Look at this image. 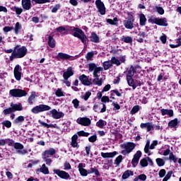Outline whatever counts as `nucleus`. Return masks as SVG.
I'll use <instances>...</instances> for the list:
<instances>
[{
	"label": "nucleus",
	"mask_w": 181,
	"mask_h": 181,
	"mask_svg": "<svg viewBox=\"0 0 181 181\" xmlns=\"http://www.w3.org/2000/svg\"><path fill=\"white\" fill-rule=\"evenodd\" d=\"M88 175H91V173H94L96 176H100V172L98 171V170L95 167L90 168L88 170Z\"/></svg>",
	"instance_id": "e433bc0d"
},
{
	"label": "nucleus",
	"mask_w": 181,
	"mask_h": 181,
	"mask_svg": "<svg viewBox=\"0 0 181 181\" xmlns=\"http://www.w3.org/2000/svg\"><path fill=\"white\" fill-rule=\"evenodd\" d=\"M35 98H36V93H32L30 96L28 98V103L30 105L33 104V101H35Z\"/></svg>",
	"instance_id": "09e8293b"
},
{
	"label": "nucleus",
	"mask_w": 181,
	"mask_h": 181,
	"mask_svg": "<svg viewBox=\"0 0 181 181\" xmlns=\"http://www.w3.org/2000/svg\"><path fill=\"white\" fill-rule=\"evenodd\" d=\"M70 30L72 35L75 37H78V39H80L82 43H83L84 45L87 43V36L86 35V34H84V32H83L81 29L78 28L72 27L71 28Z\"/></svg>",
	"instance_id": "7ed1b4c3"
},
{
	"label": "nucleus",
	"mask_w": 181,
	"mask_h": 181,
	"mask_svg": "<svg viewBox=\"0 0 181 181\" xmlns=\"http://www.w3.org/2000/svg\"><path fill=\"white\" fill-rule=\"evenodd\" d=\"M12 97H25V95H28V93L26 91L22 90V89H12L9 91Z\"/></svg>",
	"instance_id": "423d86ee"
},
{
	"label": "nucleus",
	"mask_w": 181,
	"mask_h": 181,
	"mask_svg": "<svg viewBox=\"0 0 181 181\" xmlns=\"http://www.w3.org/2000/svg\"><path fill=\"white\" fill-rule=\"evenodd\" d=\"M135 74V69L133 66L127 70V78H132Z\"/></svg>",
	"instance_id": "ea45409f"
},
{
	"label": "nucleus",
	"mask_w": 181,
	"mask_h": 181,
	"mask_svg": "<svg viewBox=\"0 0 181 181\" xmlns=\"http://www.w3.org/2000/svg\"><path fill=\"white\" fill-rule=\"evenodd\" d=\"M1 124H3V129H4V127H6V128H11V127H12V122L9 120H4Z\"/></svg>",
	"instance_id": "49530a36"
},
{
	"label": "nucleus",
	"mask_w": 181,
	"mask_h": 181,
	"mask_svg": "<svg viewBox=\"0 0 181 181\" xmlns=\"http://www.w3.org/2000/svg\"><path fill=\"white\" fill-rule=\"evenodd\" d=\"M14 12H16V15H21L22 12H23V9L22 8L14 6L13 8Z\"/></svg>",
	"instance_id": "5fc2aeb1"
},
{
	"label": "nucleus",
	"mask_w": 181,
	"mask_h": 181,
	"mask_svg": "<svg viewBox=\"0 0 181 181\" xmlns=\"http://www.w3.org/2000/svg\"><path fill=\"white\" fill-rule=\"evenodd\" d=\"M55 154H56V149L51 148L48 150L45 151L42 153V156L50 158V156H53V155H55Z\"/></svg>",
	"instance_id": "412c9836"
},
{
	"label": "nucleus",
	"mask_w": 181,
	"mask_h": 181,
	"mask_svg": "<svg viewBox=\"0 0 181 181\" xmlns=\"http://www.w3.org/2000/svg\"><path fill=\"white\" fill-rule=\"evenodd\" d=\"M6 144H8V146H15V141L11 139H6Z\"/></svg>",
	"instance_id": "0e129e2a"
},
{
	"label": "nucleus",
	"mask_w": 181,
	"mask_h": 181,
	"mask_svg": "<svg viewBox=\"0 0 181 181\" xmlns=\"http://www.w3.org/2000/svg\"><path fill=\"white\" fill-rule=\"evenodd\" d=\"M93 57H94V52H88L86 56V60H91V59H93Z\"/></svg>",
	"instance_id": "052dcab7"
},
{
	"label": "nucleus",
	"mask_w": 181,
	"mask_h": 181,
	"mask_svg": "<svg viewBox=\"0 0 181 181\" xmlns=\"http://www.w3.org/2000/svg\"><path fill=\"white\" fill-rule=\"evenodd\" d=\"M148 163H150L151 165L153 163L152 159H151L149 157L142 158L139 163L141 168H146V166H148Z\"/></svg>",
	"instance_id": "6ab92c4d"
},
{
	"label": "nucleus",
	"mask_w": 181,
	"mask_h": 181,
	"mask_svg": "<svg viewBox=\"0 0 181 181\" xmlns=\"http://www.w3.org/2000/svg\"><path fill=\"white\" fill-rule=\"evenodd\" d=\"M4 115H8V114H11V112H13V110H12V107H9V108H7V109H5L4 111H3Z\"/></svg>",
	"instance_id": "69168bd1"
},
{
	"label": "nucleus",
	"mask_w": 181,
	"mask_h": 181,
	"mask_svg": "<svg viewBox=\"0 0 181 181\" xmlns=\"http://www.w3.org/2000/svg\"><path fill=\"white\" fill-rule=\"evenodd\" d=\"M112 64L116 66H121V63H125V57H120L119 59H117L115 57L111 58Z\"/></svg>",
	"instance_id": "f3484780"
},
{
	"label": "nucleus",
	"mask_w": 181,
	"mask_h": 181,
	"mask_svg": "<svg viewBox=\"0 0 181 181\" xmlns=\"http://www.w3.org/2000/svg\"><path fill=\"white\" fill-rule=\"evenodd\" d=\"M42 159L45 160L46 165H48V166H50V165H52V159H50V157H46L45 156H42Z\"/></svg>",
	"instance_id": "603ef678"
},
{
	"label": "nucleus",
	"mask_w": 181,
	"mask_h": 181,
	"mask_svg": "<svg viewBox=\"0 0 181 181\" xmlns=\"http://www.w3.org/2000/svg\"><path fill=\"white\" fill-rule=\"evenodd\" d=\"M77 138L78 137L76 134L72 136L71 145L73 148H77V146H78V144L77 143Z\"/></svg>",
	"instance_id": "f704fd0d"
},
{
	"label": "nucleus",
	"mask_w": 181,
	"mask_h": 181,
	"mask_svg": "<svg viewBox=\"0 0 181 181\" xmlns=\"http://www.w3.org/2000/svg\"><path fill=\"white\" fill-rule=\"evenodd\" d=\"M156 161L158 166H163L165 165V160L162 158H157Z\"/></svg>",
	"instance_id": "6e6d98bb"
},
{
	"label": "nucleus",
	"mask_w": 181,
	"mask_h": 181,
	"mask_svg": "<svg viewBox=\"0 0 181 181\" xmlns=\"http://www.w3.org/2000/svg\"><path fill=\"white\" fill-rule=\"evenodd\" d=\"M139 21L141 26H145L146 25V17L144 14L141 13L139 15Z\"/></svg>",
	"instance_id": "c9c22d12"
},
{
	"label": "nucleus",
	"mask_w": 181,
	"mask_h": 181,
	"mask_svg": "<svg viewBox=\"0 0 181 181\" xmlns=\"http://www.w3.org/2000/svg\"><path fill=\"white\" fill-rule=\"evenodd\" d=\"M120 40H122V42H124V43H132V37L129 36H122L120 38Z\"/></svg>",
	"instance_id": "58836bf2"
},
{
	"label": "nucleus",
	"mask_w": 181,
	"mask_h": 181,
	"mask_svg": "<svg viewBox=\"0 0 181 181\" xmlns=\"http://www.w3.org/2000/svg\"><path fill=\"white\" fill-rule=\"evenodd\" d=\"M33 2L36 4H47L50 3V0H33Z\"/></svg>",
	"instance_id": "e2e57ef3"
},
{
	"label": "nucleus",
	"mask_w": 181,
	"mask_h": 181,
	"mask_svg": "<svg viewBox=\"0 0 181 181\" xmlns=\"http://www.w3.org/2000/svg\"><path fill=\"white\" fill-rule=\"evenodd\" d=\"M79 80L84 84V86H90V84H91V81L84 74L79 76Z\"/></svg>",
	"instance_id": "b1692460"
},
{
	"label": "nucleus",
	"mask_w": 181,
	"mask_h": 181,
	"mask_svg": "<svg viewBox=\"0 0 181 181\" xmlns=\"http://www.w3.org/2000/svg\"><path fill=\"white\" fill-rule=\"evenodd\" d=\"M127 80L128 85L130 87H132L133 90H135V88H136V86H135V82L134 81V79L132 78V77L127 78Z\"/></svg>",
	"instance_id": "4c0bfd02"
},
{
	"label": "nucleus",
	"mask_w": 181,
	"mask_h": 181,
	"mask_svg": "<svg viewBox=\"0 0 181 181\" xmlns=\"http://www.w3.org/2000/svg\"><path fill=\"white\" fill-rule=\"evenodd\" d=\"M156 145H158V141H153L151 144V141L147 140L144 148L145 153H147V155H151V151H149V149H155V146H156Z\"/></svg>",
	"instance_id": "1a4fd4ad"
},
{
	"label": "nucleus",
	"mask_w": 181,
	"mask_h": 181,
	"mask_svg": "<svg viewBox=\"0 0 181 181\" xmlns=\"http://www.w3.org/2000/svg\"><path fill=\"white\" fill-rule=\"evenodd\" d=\"M50 110H52V107L50 106L41 104L34 107L31 110V112H33V114H39V112H44V111H50Z\"/></svg>",
	"instance_id": "39448f33"
},
{
	"label": "nucleus",
	"mask_w": 181,
	"mask_h": 181,
	"mask_svg": "<svg viewBox=\"0 0 181 181\" xmlns=\"http://www.w3.org/2000/svg\"><path fill=\"white\" fill-rule=\"evenodd\" d=\"M14 148L17 150V153H19V155H26L28 153L27 150H22L24 147L21 143H15Z\"/></svg>",
	"instance_id": "2eb2a0df"
},
{
	"label": "nucleus",
	"mask_w": 181,
	"mask_h": 181,
	"mask_svg": "<svg viewBox=\"0 0 181 181\" xmlns=\"http://www.w3.org/2000/svg\"><path fill=\"white\" fill-rule=\"evenodd\" d=\"M25 122V117H23V116H18L13 121V124H16V125H19V124H22V122Z\"/></svg>",
	"instance_id": "72a5a7b5"
},
{
	"label": "nucleus",
	"mask_w": 181,
	"mask_h": 181,
	"mask_svg": "<svg viewBox=\"0 0 181 181\" xmlns=\"http://www.w3.org/2000/svg\"><path fill=\"white\" fill-rule=\"evenodd\" d=\"M151 23H156V25H158L159 26H168V20L166 18H153L151 20Z\"/></svg>",
	"instance_id": "9d476101"
},
{
	"label": "nucleus",
	"mask_w": 181,
	"mask_h": 181,
	"mask_svg": "<svg viewBox=\"0 0 181 181\" xmlns=\"http://www.w3.org/2000/svg\"><path fill=\"white\" fill-rule=\"evenodd\" d=\"M107 125V122L105 120L100 119L97 123L96 126L98 127V128H104Z\"/></svg>",
	"instance_id": "c03bdc74"
},
{
	"label": "nucleus",
	"mask_w": 181,
	"mask_h": 181,
	"mask_svg": "<svg viewBox=\"0 0 181 181\" xmlns=\"http://www.w3.org/2000/svg\"><path fill=\"white\" fill-rule=\"evenodd\" d=\"M40 172L44 173V175H49V168L46 167V164H43L40 168Z\"/></svg>",
	"instance_id": "79ce46f5"
},
{
	"label": "nucleus",
	"mask_w": 181,
	"mask_h": 181,
	"mask_svg": "<svg viewBox=\"0 0 181 181\" xmlns=\"http://www.w3.org/2000/svg\"><path fill=\"white\" fill-rule=\"evenodd\" d=\"M139 111V105H135L131 110L130 113L132 115L136 114Z\"/></svg>",
	"instance_id": "864d4df0"
},
{
	"label": "nucleus",
	"mask_w": 181,
	"mask_h": 181,
	"mask_svg": "<svg viewBox=\"0 0 181 181\" xmlns=\"http://www.w3.org/2000/svg\"><path fill=\"white\" fill-rule=\"evenodd\" d=\"M76 122L83 127H88L89 125H91V119L88 117H79L77 119Z\"/></svg>",
	"instance_id": "ddd939ff"
},
{
	"label": "nucleus",
	"mask_w": 181,
	"mask_h": 181,
	"mask_svg": "<svg viewBox=\"0 0 181 181\" xmlns=\"http://www.w3.org/2000/svg\"><path fill=\"white\" fill-rule=\"evenodd\" d=\"M21 5L25 11H29L32 6V3L30 2V0H22Z\"/></svg>",
	"instance_id": "5701e85b"
},
{
	"label": "nucleus",
	"mask_w": 181,
	"mask_h": 181,
	"mask_svg": "<svg viewBox=\"0 0 181 181\" xmlns=\"http://www.w3.org/2000/svg\"><path fill=\"white\" fill-rule=\"evenodd\" d=\"M114 94H115L117 97H122V94H121V93H119V91H118V90H112L110 91V95H114Z\"/></svg>",
	"instance_id": "13d9d810"
},
{
	"label": "nucleus",
	"mask_w": 181,
	"mask_h": 181,
	"mask_svg": "<svg viewBox=\"0 0 181 181\" xmlns=\"http://www.w3.org/2000/svg\"><path fill=\"white\" fill-rule=\"evenodd\" d=\"M72 104H74V108L77 109L80 106V101L77 99H74L72 100Z\"/></svg>",
	"instance_id": "680f3d73"
},
{
	"label": "nucleus",
	"mask_w": 181,
	"mask_h": 181,
	"mask_svg": "<svg viewBox=\"0 0 181 181\" xmlns=\"http://www.w3.org/2000/svg\"><path fill=\"white\" fill-rule=\"evenodd\" d=\"M28 54V49L26 47H19L17 45L14 47L13 52L10 57V60H13V59H22Z\"/></svg>",
	"instance_id": "f03ea898"
},
{
	"label": "nucleus",
	"mask_w": 181,
	"mask_h": 181,
	"mask_svg": "<svg viewBox=\"0 0 181 181\" xmlns=\"http://www.w3.org/2000/svg\"><path fill=\"white\" fill-rule=\"evenodd\" d=\"M90 96L91 92L88 91L85 94L81 95V98H83V100H85V101H87V100H88V98H90Z\"/></svg>",
	"instance_id": "3c124183"
},
{
	"label": "nucleus",
	"mask_w": 181,
	"mask_h": 181,
	"mask_svg": "<svg viewBox=\"0 0 181 181\" xmlns=\"http://www.w3.org/2000/svg\"><path fill=\"white\" fill-rule=\"evenodd\" d=\"M11 110H13V112H15L16 111H23V106H22V104L18 103H11Z\"/></svg>",
	"instance_id": "4be33fe9"
},
{
	"label": "nucleus",
	"mask_w": 181,
	"mask_h": 181,
	"mask_svg": "<svg viewBox=\"0 0 181 181\" xmlns=\"http://www.w3.org/2000/svg\"><path fill=\"white\" fill-rule=\"evenodd\" d=\"M106 22L107 23H109L110 25H117L118 23V18L117 17L114 18L113 20L107 18L106 20Z\"/></svg>",
	"instance_id": "37998d69"
},
{
	"label": "nucleus",
	"mask_w": 181,
	"mask_h": 181,
	"mask_svg": "<svg viewBox=\"0 0 181 181\" xmlns=\"http://www.w3.org/2000/svg\"><path fill=\"white\" fill-rule=\"evenodd\" d=\"M85 166L83 163H79L78 166V171L81 176H87L88 175V170L84 169Z\"/></svg>",
	"instance_id": "a878e982"
},
{
	"label": "nucleus",
	"mask_w": 181,
	"mask_h": 181,
	"mask_svg": "<svg viewBox=\"0 0 181 181\" xmlns=\"http://www.w3.org/2000/svg\"><path fill=\"white\" fill-rule=\"evenodd\" d=\"M13 73L16 80L21 81V78L22 77V68H21V66L18 64L16 65L14 68Z\"/></svg>",
	"instance_id": "4468645a"
},
{
	"label": "nucleus",
	"mask_w": 181,
	"mask_h": 181,
	"mask_svg": "<svg viewBox=\"0 0 181 181\" xmlns=\"http://www.w3.org/2000/svg\"><path fill=\"white\" fill-rule=\"evenodd\" d=\"M135 146H136V145L131 142L123 144L122 145V148L123 149L122 151V154L124 156L129 155V153L135 149Z\"/></svg>",
	"instance_id": "20e7f679"
},
{
	"label": "nucleus",
	"mask_w": 181,
	"mask_h": 181,
	"mask_svg": "<svg viewBox=\"0 0 181 181\" xmlns=\"http://www.w3.org/2000/svg\"><path fill=\"white\" fill-rule=\"evenodd\" d=\"M169 159L170 160H173L174 163H176V162L178 161L177 158L173 155V153H170L169 156Z\"/></svg>",
	"instance_id": "bf43d9fd"
},
{
	"label": "nucleus",
	"mask_w": 181,
	"mask_h": 181,
	"mask_svg": "<svg viewBox=\"0 0 181 181\" xmlns=\"http://www.w3.org/2000/svg\"><path fill=\"white\" fill-rule=\"evenodd\" d=\"M140 128L142 129H146L147 132H151L153 129V124L151 122H147V123H141L140 124Z\"/></svg>",
	"instance_id": "aec40b11"
},
{
	"label": "nucleus",
	"mask_w": 181,
	"mask_h": 181,
	"mask_svg": "<svg viewBox=\"0 0 181 181\" xmlns=\"http://www.w3.org/2000/svg\"><path fill=\"white\" fill-rule=\"evenodd\" d=\"M123 24L126 29H134V20L129 19L124 21Z\"/></svg>",
	"instance_id": "393cba45"
},
{
	"label": "nucleus",
	"mask_w": 181,
	"mask_h": 181,
	"mask_svg": "<svg viewBox=\"0 0 181 181\" xmlns=\"http://www.w3.org/2000/svg\"><path fill=\"white\" fill-rule=\"evenodd\" d=\"M168 127H170V128H176V127H177V119H175L173 120H171L168 123Z\"/></svg>",
	"instance_id": "de8ad7c7"
},
{
	"label": "nucleus",
	"mask_w": 181,
	"mask_h": 181,
	"mask_svg": "<svg viewBox=\"0 0 181 181\" xmlns=\"http://www.w3.org/2000/svg\"><path fill=\"white\" fill-rule=\"evenodd\" d=\"M95 4L98 12H99L100 15H105V5H104V3L101 0H96Z\"/></svg>",
	"instance_id": "9b49d317"
},
{
	"label": "nucleus",
	"mask_w": 181,
	"mask_h": 181,
	"mask_svg": "<svg viewBox=\"0 0 181 181\" xmlns=\"http://www.w3.org/2000/svg\"><path fill=\"white\" fill-rule=\"evenodd\" d=\"M173 174V171H169L165 177L163 179V181H168L172 177V175Z\"/></svg>",
	"instance_id": "4d7b16f0"
},
{
	"label": "nucleus",
	"mask_w": 181,
	"mask_h": 181,
	"mask_svg": "<svg viewBox=\"0 0 181 181\" xmlns=\"http://www.w3.org/2000/svg\"><path fill=\"white\" fill-rule=\"evenodd\" d=\"M73 57L70 56L69 54L59 52L56 57V59H57L59 62L62 60H70Z\"/></svg>",
	"instance_id": "a211bd4d"
},
{
	"label": "nucleus",
	"mask_w": 181,
	"mask_h": 181,
	"mask_svg": "<svg viewBox=\"0 0 181 181\" xmlns=\"http://www.w3.org/2000/svg\"><path fill=\"white\" fill-rule=\"evenodd\" d=\"M90 42H93V43H98L100 42V37L95 33H92L90 37Z\"/></svg>",
	"instance_id": "2f4dec72"
},
{
	"label": "nucleus",
	"mask_w": 181,
	"mask_h": 181,
	"mask_svg": "<svg viewBox=\"0 0 181 181\" xmlns=\"http://www.w3.org/2000/svg\"><path fill=\"white\" fill-rule=\"evenodd\" d=\"M16 35H18L19 33V30L22 29V25L19 22H17L15 25V28H13Z\"/></svg>",
	"instance_id": "a18cd8bd"
},
{
	"label": "nucleus",
	"mask_w": 181,
	"mask_h": 181,
	"mask_svg": "<svg viewBox=\"0 0 181 181\" xmlns=\"http://www.w3.org/2000/svg\"><path fill=\"white\" fill-rule=\"evenodd\" d=\"M78 135L79 136H88V135H90V133L85 132L84 131H81L78 132Z\"/></svg>",
	"instance_id": "338daca9"
},
{
	"label": "nucleus",
	"mask_w": 181,
	"mask_h": 181,
	"mask_svg": "<svg viewBox=\"0 0 181 181\" xmlns=\"http://www.w3.org/2000/svg\"><path fill=\"white\" fill-rule=\"evenodd\" d=\"M48 115L52 117V118H54V119H60V118H63V117H64L63 112H58L56 109L49 111Z\"/></svg>",
	"instance_id": "6e6552de"
},
{
	"label": "nucleus",
	"mask_w": 181,
	"mask_h": 181,
	"mask_svg": "<svg viewBox=\"0 0 181 181\" xmlns=\"http://www.w3.org/2000/svg\"><path fill=\"white\" fill-rule=\"evenodd\" d=\"M102 158H115V156H117V155H118V152L117 151H114L112 153H100Z\"/></svg>",
	"instance_id": "cd10ccee"
},
{
	"label": "nucleus",
	"mask_w": 181,
	"mask_h": 181,
	"mask_svg": "<svg viewBox=\"0 0 181 181\" xmlns=\"http://www.w3.org/2000/svg\"><path fill=\"white\" fill-rule=\"evenodd\" d=\"M39 124H40V125L42 127H44V128H57V124H47L45 122H42L41 120L38 121Z\"/></svg>",
	"instance_id": "c756f323"
},
{
	"label": "nucleus",
	"mask_w": 181,
	"mask_h": 181,
	"mask_svg": "<svg viewBox=\"0 0 181 181\" xmlns=\"http://www.w3.org/2000/svg\"><path fill=\"white\" fill-rule=\"evenodd\" d=\"M89 71H93V83L96 84V86H103V79L98 78V75L103 71V67H98L95 64H89Z\"/></svg>",
	"instance_id": "f257e3e1"
},
{
	"label": "nucleus",
	"mask_w": 181,
	"mask_h": 181,
	"mask_svg": "<svg viewBox=\"0 0 181 181\" xmlns=\"http://www.w3.org/2000/svg\"><path fill=\"white\" fill-rule=\"evenodd\" d=\"M160 112L162 115H169L170 117H173V110L168 109H161Z\"/></svg>",
	"instance_id": "7c9ffc66"
},
{
	"label": "nucleus",
	"mask_w": 181,
	"mask_h": 181,
	"mask_svg": "<svg viewBox=\"0 0 181 181\" xmlns=\"http://www.w3.org/2000/svg\"><path fill=\"white\" fill-rule=\"evenodd\" d=\"M121 162H122V156H119L118 157L116 158L115 164L119 165Z\"/></svg>",
	"instance_id": "774afa93"
},
{
	"label": "nucleus",
	"mask_w": 181,
	"mask_h": 181,
	"mask_svg": "<svg viewBox=\"0 0 181 181\" xmlns=\"http://www.w3.org/2000/svg\"><path fill=\"white\" fill-rule=\"evenodd\" d=\"M74 74V72H73V69L71 67H69L65 72H64L63 77L64 78L69 79L71 76Z\"/></svg>",
	"instance_id": "bb28decb"
},
{
	"label": "nucleus",
	"mask_w": 181,
	"mask_h": 181,
	"mask_svg": "<svg viewBox=\"0 0 181 181\" xmlns=\"http://www.w3.org/2000/svg\"><path fill=\"white\" fill-rule=\"evenodd\" d=\"M101 107H102V109L100 110V112H105V111H107V106H105V104L104 103L95 104L93 106V110L95 112H98Z\"/></svg>",
	"instance_id": "dca6fc26"
},
{
	"label": "nucleus",
	"mask_w": 181,
	"mask_h": 181,
	"mask_svg": "<svg viewBox=\"0 0 181 181\" xmlns=\"http://www.w3.org/2000/svg\"><path fill=\"white\" fill-rule=\"evenodd\" d=\"M103 67L105 70H108V69H111L112 67V61H106L103 62Z\"/></svg>",
	"instance_id": "a19ab883"
},
{
	"label": "nucleus",
	"mask_w": 181,
	"mask_h": 181,
	"mask_svg": "<svg viewBox=\"0 0 181 181\" xmlns=\"http://www.w3.org/2000/svg\"><path fill=\"white\" fill-rule=\"evenodd\" d=\"M130 176H134V172H132V170H127L124 172L122 176V179H123V180H127V179H129Z\"/></svg>",
	"instance_id": "c85d7f7f"
},
{
	"label": "nucleus",
	"mask_w": 181,
	"mask_h": 181,
	"mask_svg": "<svg viewBox=\"0 0 181 181\" xmlns=\"http://www.w3.org/2000/svg\"><path fill=\"white\" fill-rule=\"evenodd\" d=\"M55 94L57 97H64V92H63V90H62V88H58L55 92Z\"/></svg>",
	"instance_id": "8fccbe9b"
},
{
	"label": "nucleus",
	"mask_w": 181,
	"mask_h": 181,
	"mask_svg": "<svg viewBox=\"0 0 181 181\" xmlns=\"http://www.w3.org/2000/svg\"><path fill=\"white\" fill-rule=\"evenodd\" d=\"M141 156H142V152H141V151H136V153L134 155V158L132 160V165L133 168H136L138 163H139Z\"/></svg>",
	"instance_id": "f8f14e48"
},
{
	"label": "nucleus",
	"mask_w": 181,
	"mask_h": 181,
	"mask_svg": "<svg viewBox=\"0 0 181 181\" xmlns=\"http://www.w3.org/2000/svg\"><path fill=\"white\" fill-rule=\"evenodd\" d=\"M53 172L55 175H57V176L61 179H64L65 180H69V179H70V174L64 170L54 169Z\"/></svg>",
	"instance_id": "0eeeda50"
},
{
	"label": "nucleus",
	"mask_w": 181,
	"mask_h": 181,
	"mask_svg": "<svg viewBox=\"0 0 181 181\" xmlns=\"http://www.w3.org/2000/svg\"><path fill=\"white\" fill-rule=\"evenodd\" d=\"M48 45L49 46V47H52V49L56 47V40H54V38H53V37L49 36Z\"/></svg>",
	"instance_id": "473e14b6"
}]
</instances>
